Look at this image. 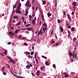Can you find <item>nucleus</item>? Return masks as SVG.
Returning a JSON list of instances; mask_svg holds the SVG:
<instances>
[{
    "label": "nucleus",
    "instance_id": "30",
    "mask_svg": "<svg viewBox=\"0 0 78 78\" xmlns=\"http://www.w3.org/2000/svg\"><path fill=\"white\" fill-rule=\"evenodd\" d=\"M53 68H55V67H56V65H55V64H53Z\"/></svg>",
    "mask_w": 78,
    "mask_h": 78
},
{
    "label": "nucleus",
    "instance_id": "14",
    "mask_svg": "<svg viewBox=\"0 0 78 78\" xmlns=\"http://www.w3.org/2000/svg\"><path fill=\"white\" fill-rule=\"evenodd\" d=\"M45 64L46 66H49V63L47 62H45Z\"/></svg>",
    "mask_w": 78,
    "mask_h": 78
},
{
    "label": "nucleus",
    "instance_id": "19",
    "mask_svg": "<svg viewBox=\"0 0 78 78\" xmlns=\"http://www.w3.org/2000/svg\"><path fill=\"white\" fill-rule=\"evenodd\" d=\"M42 57L43 58H44L45 59H47V57H45L44 56H42Z\"/></svg>",
    "mask_w": 78,
    "mask_h": 78
},
{
    "label": "nucleus",
    "instance_id": "18",
    "mask_svg": "<svg viewBox=\"0 0 78 78\" xmlns=\"http://www.w3.org/2000/svg\"><path fill=\"white\" fill-rule=\"evenodd\" d=\"M47 15L48 17H50V16H51V13H48Z\"/></svg>",
    "mask_w": 78,
    "mask_h": 78
},
{
    "label": "nucleus",
    "instance_id": "31",
    "mask_svg": "<svg viewBox=\"0 0 78 78\" xmlns=\"http://www.w3.org/2000/svg\"><path fill=\"white\" fill-rule=\"evenodd\" d=\"M34 52H33V51L31 52V55H33V54H34Z\"/></svg>",
    "mask_w": 78,
    "mask_h": 78
},
{
    "label": "nucleus",
    "instance_id": "51",
    "mask_svg": "<svg viewBox=\"0 0 78 78\" xmlns=\"http://www.w3.org/2000/svg\"><path fill=\"white\" fill-rule=\"evenodd\" d=\"M73 9H74V11H75V6H74V7H73Z\"/></svg>",
    "mask_w": 78,
    "mask_h": 78
},
{
    "label": "nucleus",
    "instance_id": "36",
    "mask_svg": "<svg viewBox=\"0 0 78 78\" xmlns=\"http://www.w3.org/2000/svg\"><path fill=\"white\" fill-rule=\"evenodd\" d=\"M7 65L8 66V68L9 69L10 68V66H9V64H7Z\"/></svg>",
    "mask_w": 78,
    "mask_h": 78
},
{
    "label": "nucleus",
    "instance_id": "1",
    "mask_svg": "<svg viewBox=\"0 0 78 78\" xmlns=\"http://www.w3.org/2000/svg\"><path fill=\"white\" fill-rule=\"evenodd\" d=\"M9 63H11V62H12L13 64H15V61H14L13 59H12L11 60H9Z\"/></svg>",
    "mask_w": 78,
    "mask_h": 78
},
{
    "label": "nucleus",
    "instance_id": "8",
    "mask_svg": "<svg viewBox=\"0 0 78 78\" xmlns=\"http://www.w3.org/2000/svg\"><path fill=\"white\" fill-rule=\"evenodd\" d=\"M39 70H37V73H36V75H37V76H39V75H40V73H39Z\"/></svg>",
    "mask_w": 78,
    "mask_h": 78
},
{
    "label": "nucleus",
    "instance_id": "41",
    "mask_svg": "<svg viewBox=\"0 0 78 78\" xmlns=\"http://www.w3.org/2000/svg\"><path fill=\"white\" fill-rule=\"evenodd\" d=\"M24 45H26V46L28 45V44H27V43H24Z\"/></svg>",
    "mask_w": 78,
    "mask_h": 78
},
{
    "label": "nucleus",
    "instance_id": "6",
    "mask_svg": "<svg viewBox=\"0 0 78 78\" xmlns=\"http://www.w3.org/2000/svg\"><path fill=\"white\" fill-rule=\"evenodd\" d=\"M43 32H40L39 31V32H38V34H37V35H39V34H40L41 35H42V34Z\"/></svg>",
    "mask_w": 78,
    "mask_h": 78
},
{
    "label": "nucleus",
    "instance_id": "45",
    "mask_svg": "<svg viewBox=\"0 0 78 78\" xmlns=\"http://www.w3.org/2000/svg\"><path fill=\"white\" fill-rule=\"evenodd\" d=\"M35 60H36V62H37V64H38L39 62H38V61H37V59H36Z\"/></svg>",
    "mask_w": 78,
    "mask_h": 78
},
{
    "label": "nucleus",
    "instance_id": "53",
    "mask_svg": "<svg viewBox=\"0 0 78 78\" xmlns=\"http://www.w3.org/2000/svg\"><path fill=\"white\" fill-rule=\"evenodd\" d=\"M42 25V21L41 20H40V25Z\"/></svg>",
    "mask_w": 78,
    "mask_h": 78
},
{
    "label": "nucleus",
    "instance_id": "11",
    "mask_svg": "<svg viewBox=\"0 0 78 78\" xmlns=\"http://www.w3.org/2000/svg\"><path fill=\"white\" fill-rule=\"evenodd\" d=\"M16 6H17V3H16L13 6V9H14V8H16Z\"/></svg>",
    "mask_w": 78,
    "mask_h": 78
},
{
    "label": "nucleus",
    "instance_id": "62",
    "mask_svg": "<svg viewBox=\"0 0 78 78\" xmlns=\"http://www.w3.org/2000/svg\"><path fill=\"white\" fill-rule=\"evenodd\" d=\"M30 66V67H33V65H32L31 64H30L29 65Z\"/></svg>",
    "mask_w": 78,
    "mask_h": 78
},
{
    "label": "nucleus",
    "instance_id": "50",
    "mask_svg": "<svg viewBox=\"0 0 78 78\" xmlns=\"http://www.w3.org/2000/svg\"><path fill=\"white\" fill-rule=\"evenodd\" d=\"M58 23H60V20H58Z\"/></svg>",
    "mask_w": 78,
    "mask_h": 78
},
{
    "label": "nucleus",
    "instance_id": "55",
    "mask_svg": "<svg viewBox=\"0 0 78 78\" xmlns=\"http://www.w3.org/2000/svg\"><path fill=\"white\" fill-rule=\"evenodd\" d=\"M76 58H77V57H76V54H75V59H76Z\"/></svg>",
    "mask_w": 78,
    "mask_h": 78
},
{
    "label": "nucleus",
    "instance_id": "22",
    "mask_svg": "<svg viewBox=\"0 0 78 78\" xmlns=\"http://www.w3.org/2000/svg\"><path fill=\"white\" fill-rule=\"evenodd\" d=\"M39 21H40V17H39L37 19V22H39Z\"/></svg>",
    "mask_w": 78,
    "mask_h": 78
},
{
    "label": "nucleus",
    "instance_id": "7",
    "mask_svg": "<svg viewBox=\"0 0 78 78\" xmlns=\"http://www.w3.org/2000/svg\"><path fill=\"white\" fill-rule=\"evenodd\" d=\"M43 30L44 31V33H45V31H46V30H47V29H46V28H44V27H43Z\"/></svg>",
    "mask_w": 78,
    "mask_h": 78
},
{
    "label": "nucleus",
    "instance_id": "21",
    "mask_svg": "<svg viewBox=\"0 0 78 78\" xmlns=\"http://www.w3.org/2000/svg\"><path fill=\"white\" fill-rule=\"evenodd\" d=\"M37 53L36 52L35 54L34 58L35 59H36V56H37Z\"/></svg>",
    "mask_w": 78,
    "mask_h": 78
},
{
    "label": "nucleus",
    "instance_id": "15",
    "mask_svg": "<svg viewBox=\"0 0 78 78\" xmlns=\"http://www.w3.org/2000/svg\"><path fill=\"white\" fill-rule=\"evenodd\" d=\"M18 31H20V30H16L15 31V33H18Z\"/></svg>",
    "mask_w": 78,
    "mask_h": 78
},
{
    "label": "nucleus",
    "instance_id": "34",
    "mask_svg": "<svg viewBox=\"0 0 78 78\" xmlns=\"http://www.w3.org/2000/svg\"><path fill=\"white\" fill-rule=\"evenodd\" d=\"M29 17L30 18L29 20H30V19H31V17H32V16H31V15H29Z\"/></svg>",
    "mask_w": 78,
    "mask_h": 78
},
{
    "label": "nucleus",
    "instance_id": "13",
    "mask_svg": "<svg viewBox=\"0 0 78 78\" xmlns=\"http://www.w3.org/2000/svg\"><path fill=\"white\" fill-rule=\"evenodd\" d=\"M69 55L70 56H72V53L71 52H69Z\"/></svg>",
    "mask_w": 78,
    "mask_h": 78
},
{
    "label": "nucleus",
    "instance_id": "40",
    "mask_svg": "<svg viewBox=\"0 0 78 78\" xmlns=\"http://www.w3.org/2000/svg\"><path fill=\"white\" fill-rule=\"evenodd\" d=\"M24 24H25V25H27V23L26 21H24Z\"/></svg>",
    "mask_w": 78,
    "mask_h": 78
},
{
    "label": "nucleus",
    "instance_id": "16",
    "mask_svg": "<svg viewBox=\"0 0 78 78\" xmlns=\"http://www.w3.org/2000/svg\"><path fill=\"white\" fill-rule=\"evenodd\" d=\"M71 30L72 31H75V28H74L73 27H72Z\"/></svg>",
    "mask_w": 78,
    "mask_h": 78
},
{
    "label": "nucleus",
    "instance_id": "12",
    "mask_svg": "<svg viewBox=\"0 0 78 78\" xmlns=\"http://www.w3.org/2000/svg\"><path fill=\"white\" fill-rule=\"evenodd\" d=\"M60 30L61 32H63L64 31V29L62 27H60Z\"/></svg>",
    "mask_w": 78,
    "mask_h": 78
},
{
    "label": "nucleus",
    "instance_id": "43",
    "mask_svg": "<svg viewBox=\"0 0 78 78\" xmlns=\"http://www.w3.org/2000/svg\"><path fill=\"white\" fill-rule=\"evenodd\" d=\"M77 44H77L76 45V47H75V48L74 49V51H75V50H76V47L77 46Z\"/></svg>",
    "mask_w": 78,
    "mask_h": 78
},
{
    "label": "nucleus",
    "instance_id": "33",
    "mask_svg": "<svg viewBox=\"0 0 78 78\" xmlns=\"http://www.w3.org/2000/svg\"><path fill=\"white\" fill-rule=\"evenodd\" d=\"M76 40V37H74L73 39V41H75Z\"/></svg>",
    "mask_w": 78,
    "mask_h": 78
},
{
    "label": "nucleus",
    "instance_id": "20",
    "mask_svg": "<svg viewBox=\"0 0 78 78\" xmlns=\"http://www.w3.org/2000/svg\"><path fill=\"white\" fill-rule=\"evenodd\" d=\"M20 24V22H19L18 24H16V26H19V25Z\"/></svg>",
    "mask_w": 78,
    "mask_h": 78
},
{
    "label": "nucleus",
    "instance_id": "2",
    "mask_svg": "<svg viewBox=\"0 0 78 78\" xmlns=\"http://www.w3.org/2000/svg\"><path fill=\"white\" fill-rule=\"evenodd\" d=\"M16 13H18V14H21V12H20V11L19 10H18L17 8L16 9Z\"/></svg>",
    "mask_w": 78,
    "mask_h": 78
},
{
    "label": "nucleus",
    "instance_id": "10",
    "mask_svg": "<svg viewBox=\"0 0 78 78\" xmlns=\"http://www.w3.org/2000/svg\"><path fill=\"white\" fill-rule=\"evenodd\" d=\"M26 68L27 69H30V66L29 65H27L26 66Z\"/></svg>",
    "mask_w": 78,
    "mask_h": 78
},
{
    "label": "nucleus",
    "instance_id": "48",
    "mask_svg": "<svg viewBox=\"0 0 78 78\" xmlns=\"http://www.w3.org/2000/svg\"><path fill=\"white\" fill-rule=\"evenodd\" d=\"M63 12L64 16H65V15H66V12H65V11H63Z\"/></svg>",
    "mask_w": 78,
    "mask_h": 78
},
{
    "label": "nucleus",
    "instance_id": "25",
    "mask_svg": "<svg viewBox=\"0 0 78 78\" xmlns=\"http://www.w3.org/2000/svg\"><path fill=\"white\" fill-rule=\"evenodd\" d=\"M30 24H27V25H25V27H28L30 26Z\"/></svg>",
    "mask_w": 78,
    "mask_h": 78
},
{
    "label": "nucleus",
    "instance_id": "23",
    "mask_svg": "<svg viewBox=\"0 0 78 78\" xmlns=\"http://www.w3.org/2000/svg\"><path fill=\"white\" fill-rule=\"evenodd\" d=\"M18 7V9L19 10H20V7L19 5H18L17 6Z\"/></svg>",
    "mask_w": 78,
    "mask_h": 78
},
{
    "label": "nucleus",
    "instance_id": "60",
    "mask_svg": "<svg viewBox=\"0 0 78 78\" xmlns=\"http://www.w3.org/2000/svg\"><path fill=\"white\" fill-rule=\"evenodd\" d=\"M22 37V36H21V35H19V37H20V38H21V37Z\"/></svg>",
    "mask_w": 78,
    "mask_h": 78
},
{
    "label": "nucleus",
    "instance_id": "24",
    "mask_svg": "<svg viewBox=\"0 0 78 78\" xmlns=\"http://www.w3.org/2000/svg\"><path fill=\"white\" fill-rule=\"evenodd\" d=\"M43 5H45L46 4V2H45V1H44L43 2Z\"/></svg>",
    "mask_w": 78,
    "mask_h": 78
},
{
    "label": "nucleus",
    "instance_id": "27",
    "mask_svg": "<svg viewBox=\"0 0 78 78\" xmlns=\"http://www.w3.org/2000/svg\"><path fill=\"white\" fill-rule=\"evenodd\" d=\"M7 58H8V59H10V60H11L10 61H11V60L12 59V58H11L10 57H8V56H7Z\"/></svg>",
    "mask_w": 78,
    "mask_h": 78
},
{
    "label": "nucleus",
    "instance_id": "63",
    "mask_svg": "<svg viewBox=\"0 0 78 78\" xmlns=\"http://www.w3.org/2000/svg\"><path fill=\"white\" fill-rule=\"evenodd\" d=\"M35 16V14H34V13L33 14V16Z\"/></svg>",
    "mask_w": 78,
    "mask_h": 78
},
{
    "label": "nucleus",
    "instance_id": "37",
    "mask_svg": "<svg viewBox=\"0 0 78 78\" xmlns=\"http://www.w3.org/2000/svg\"><path fill=\"white\" fill-rule=\"evenodd\" d=\"M26 14H28V11L27 10L26 11Z\"/></svg>",
    "mask_w": 78,
    "mask_h": 78
},
{
    "label": "nucleus",
    "instance_id": "46",
    "mask_svg": "<svg viewBox=\"0 0 78 78\" xmlns=\"http://www.w3.org/2000/svg\"><path fill=\"white\" fill-rule=\"evenodd\" d=\"M11 43H12V42H8L7 43V44H8L9 45H10V44H11Z\"/></svg>",
    "mask_w": 78,
    "mask_h": 78
},
{
    "label": "nucleus",
    "instance_id": "5",
    "mask_svg": "<svg viewBox=\"0 0 78 78\" xmlns=\"http://www.w3.org/2000/svg\"><path fill=\"white\" fill-rule=\"evenodd\" d=\"M67 16L70 21L71 22V18H70V15L68 14H67Z\"/></svg>",
    "mask_w": 78,
    "mask_h": 78
},
{
    "label": "nucleus",
    "instance_id": "32",
    "mask_svg": "<svg viewBox=\"0 0 78 78\" xmlns=\"http://www.w3.org/2000/svg\"><path fill=\"white\" fill-rule=\"evenodd\" d=\"M34 20H32V23H33V25H34V23H35V21Z\"/></svg>",
    "mask_w": 78,
    "mask_h": 78
},
{
    "label": "nucleus",
    "instance_id": "9",
    "mask_svg": "<svg viewBox=\"0 0 78 78\" xmlns=\"http://www.w3.org/2000/svg\"><path fill=\"white\" fill-rule=\"evenodd\" d=\"M43 26H44V27L45 28H46V27H47V24L46 23H44L43 24Z\"/></svg>",
    "mask_w": 78,
    "mask_h": 78
},
{
    "label": "nucleus",
    "instance_id": "59",
    "mask_svg": "<svg viewBox=\"0 0 78 78\" xmlns=\"http://www.w3.org/2000/svg\"><path fill=\"white\" fill-rule=\"evenodd\" d=\"M12 30H14V27H12L11 28Z\"/></svg>",
    "mask_w": 78,
    "mask_h": 78
},
{
    "label": "nucleus",
    "instance_id": "39",
    "mask_svg": "<svg viewBox=\"0 0 78 78\" xmlns=\"http://www.w3.org/2000/svg\"><path fill=\"white\" fill-rule=\"evenodd\" d=\"M68 34H70V31H68Z\"/></svg>",
    "mask_w": 78,
    "mask_h": 78
},
{
    "label": "nucleus",
    "instance_id": "28",
    "mask_svg": "<svg viewBox=\"0 0 78 78\" xmlns=\"http://www.w3.org/2000/svg\"><path fill=\"white\" fill-rule=\"evenodd\" d=\"M73 58H75V54H73Z\"/></svg>",
    "mask_w": 78,
    "mask_h": 78
},
{
    "label": "nucleus",
    "instance_id": "17",
    "mask_svg": "<svg viewBox=\"0 0 78 78\" xmlns=\"http://www.w3.org/2000/svg\"><path fill=\"white\" fill-rule=\"evenodd\" d=\"M19 18V16H15L14 17V19H18Z\"/></svg>",
    "mask_w": 78,
    "mask_h": 78
},
{
    "label": "nucleus",
    "instance_id": "61",
    "mask_svg": "<svg viewBox=\"0 0 78 78\" xmlns=\"http://www.w3.org/2000/svg\"><path fill=\"white\" fill-rule=\"evenodd\" d=\"M15 12V10H14V9H13L12 12L14 13V12Z\"/></svg>",
    "mask_w": 78,
    "mask_h": 78
},
{
    "label": "nucleus",
    "instance_id": "38",
    "mask_svg": "<svg viewBox=\"0 0 78 78\" xmlns=\"http://www.w3.org/2000/svg\"><path fill=\"white\" fill-rule=\"evenodd\" d=\"M65 77H69V75H66L64 76Z\"/></svg>",
    "mask_w": 78,
    "mask_h": 78
},
{
    "label": "nucleus",
    "instance_id": "29",
    "mask_svg": "<svg viewBox=\"0 0 78 78\" xmlns=\"http://www.w3.org/2000/svg\"><path fill=\"white\" fill-rule=\"evenodd\" d=\"M67 28H69V29H70V28H71V27L69 26H67Z\"/></svg>",
    "mask_w": 78,
    "mask_h": 78
},
{
    "label": "nucleus",
    "instance_id": "47",
    "mask_svg": "<svg viewBox=\"0 0 78 78\" xmlns=\"http://www.w3.org/2000/svg\"><path fill=\"white\" fill-rule=\"evenodd\" d=\"M38 32H39V30H37L36 32H35L36 34H37V33H38Z\"/></svg>",
    "mask_w": 78,
    "mask_h": 78
},
{
    "label": "nucleus",
    "instance_id": "44",
    "mask_svg": "<svg viewBox=\"0 0 78 78\" xmlns=\"http://www.w3.org/2000/svg\"><path fill=\"white\" fill-rule=\"evenodd\" d=\"M27 54H28V55H30V53L29 52H27Z\"/></svg>",
    "mask_w": 78,
    "mask_h": 78
},
{
    "label": "nucleus",
    "instance_id": "54",
    "mask_svg": "<svg viewBox=\"0 0 78 78\" xmlns=\"http://www.w3.org/2000/svg\"><path fill=\"white\" fill-rule=\"evenodd\" d=\"M4 51L5 53H7V50H4Z\"/></svg>",
    "mask_w": 78,
    "mask_h": 78
},
{
    "label": "nucleus",
    "instance_id": "35",
    "mask_svg": "<svg viewBox=\"0 0 78 78\" xmlns=\"http://www.w3.org/2000/svg\"><path fill=\"white\" fill-rule=\"evenodd\" d=\"M35 0H32V5H34V2Z\"/></svg>",
    "mask_w": 78,
    "mask_h": 78
},
{
    "label": "nucleus",
    "instance_id": "64",
    "mask_svg": "<svg viewBox=\"0 0 78 78\" xmlns=\"http://www.w3.org/2000/svg\"><path fill=\"white\" fill-rule=\"evenodd\" d=\"M32 9H34V7H32Z\"/></svg>",
    "mask_w": 78,
    "mask_h": 78
},
{
    "label": "nucleus",
    "instance_id": "42",
    "mask_svg": "<svg viewBox=\"0 0 78 78\" xmlns=\"http://www.w3.org/2000/svg\"><path fill=\"white\" fill-rule=\"evenodd\" d=\"M8 34H12V32H9Z\"/></svg>",
    "mask_w": 78,
    "mask_h": 78
},
{
    "label": "nucleus",
    "instance_id": "4",
    "mask_svg": "<svg viewBox=\"0 0 78 78\" xmlns=\"http://www.w3.org/2000/svg\"><path fill=\"white\" fill-rule=\"evenodd\" d=\"M76 3H77V2L74 1L73 2L72 4L74 6H76Z\"/></svg>",
    "mask_w": 78,
    "mask_h": 78
},
{
    "label": "nucleus",
    "instance_id": "58",
    "mask_svg": "<svg viewBox=\"0 0 78 78\" xmlns=\"http://www.w3.org/2000/svg\"><path fill=\"white\" fill-rule=\"evenodd\" d=\"M21 19H22V20H23L24 19V17L23 16L21 17Z\"/></svg>",
    "mask_w": 78,
    "mask_h": 78
},
{
    "label": "nucleus",
    "instance_id": "26",
    "mask_svg": "<svg viewBox=\"0 0 78 78\" xmlns=\"http://www.w3.org/2000/svg\"><path fill=\"white\" fill-rule=\"evenodd\" d=\"M27 30H28V31H31V30H33V29H32V28H27Z\"/></svg>",
    "mask_w": 78,
    "mask_h": 78
},
{
    "label": "nucleus",
    "instance_id": "3",
    "mask_svg": "<svg viewBox=\"0 0 78 78\" xmlns=\"http://www.w3.org/2000/svg\"><path fill=\"white\" fill-rule=\"evenodd\" d=\"M29 5H30V1H27L26 4L25 5V6H27Z\"/></svg>",
    "mask_w": 78,
    "mask_h": 78
},
{
    "label": "nucleus",
    "instance_id": "52",
    "mask_svg": "<svg viewBox=\"0 0 78 78\" xmlns=\"http://www.w3.org/2000/svg\"><path fill=\"white\" fill-rule=\"evenodd\" d=\"M55 42V41H53L51 42V44H54Z\"/></svg>",
    "mask_w": 78,
    "mask_h": 78
},
{
    "label": "nucleus",
    "instance_id": "57",
    "mask_svg": "<svg viewBox=\"0 0 78 78\" xmlns=\"http://www.w3.org/2000/svg\"><path fill=\"white\" fill-rule=\"evenodd\" d=\"M15 22H16V20H13L12 21V22H13V23H15Z\"/></svg>",
    "mask_w": 78,
    "mask_h": 78
},
{
    "label": "nucleus",
    "instance_id": "49",
    "mask_svg": "<svg viewBox=\"0 0 78 78\" xmlns=\"http://www.w3.org/2000/svg\"><path fill=\"white\" fill-rule=\"evenodd\" d=\"M58 42H57L56 45V46H58Z\"/></svg>",
    "mask_w": 78,
    "mask_h": 78
},
{
    "label": "nucleus",
    "instance_id": "56",
    "mask_svg": "<svg viewBox=\"0 0 78 78\" xmlns=\"http://www.w3.org/2000/svg\"><path fill=\"white\" fill-rule=\"evenodd\" d=\"M72 15H73V14H74V12H72Z\"/></svg>",
    "mask_w": 78,
    "mask_h": 78
}]
</instances>
